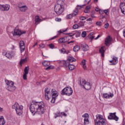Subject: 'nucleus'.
<instances>
[{
  "label": "nucleus",
  "instance_id": "nucleus-1",
  "mask_svg": "<svg viewBox=\"0 0 125 125\" xmlns=\"http://www.w3.org/2000/svg\"><path fill=\"white\" fill-rule=\"evenodd\" d=\"M29 109L32 114L42 115L45 112V107L43 102H32L30 105Z\"/></svg>",
  "mask_w": 125,
  "mask_h": 125
},
{
  "label": "nucleus",
  "instance_id": "nucleus-2",
  "mask_svg": "<svg viewBox=\"0 0 125 125\" xmlns=\"http://www.w3.org/2000/svg\"><path fill=\"white\" fill-rule=\"evenodd\" d=\"M44 93L45 98L46 100H49L50 97H52V100L51 101V103H54V102H55L56 98L59 95L58 92H57L54 89H52L51 90V92H50V91L49 90V89H48V88H45Z\"/></svg>",
  "mask_w": 125,
  "mask_h": 125
},
{
  "label": "nucleus",
  "instance_id": "nucleus-3",
  "mask_svg": "<svg viewBox=\"0 0 125 125\" xmlns=\"http://www.w3.org/2000/svg\"><path fill=\"white\" fill-rule=\"evenodd\" d=\"M54 11L57 15H60L64 11V1L62 0H58L54 7Z\"/></svg>",
  "mask_w": 125,
  "mask_h": 125
},
{
  "label": "nucleus",
  "instance_id": "nucleus-4",
  "mask_svg": "<svg viewBox=\"0 0 125 125\" xmlns=\"http://www.w3.org/2000/svg\"><path fill=\"white\" fill-rule=\"evenodd\" d=\"M96 119L95 120V125H106V119L101 114H97Z\"/></svg>",
  "mask_w": 125,
  "mask_h": 125
},
{
  "label": "nucleus",
  "instance_id": "nucleus-5",
  "mask_svg": "<svg viewBox=\"0 0 125 125\" xmlns=\"http://www.w3.org/2000/svg\"><path fill=\"white\" fill-rule=\"evenodd\" d=\"M5 83L6 84V88L9 91L12 92L13 91H14L15 89H16V86L14 85V82L9 80H5Z\"/></svg>",
  "mask_w": 125,
  "mask_h": 125
},
{
  "label": "nucleus",
  "instance_id": "nucleus-6",
  "mask_svg": "<svg viewBox=\"0 0 125 125\" xmlns=\"http://www.w3.org/2000/svg\"><path fill=\"white\" fill-rule=\"evenodd\" d=\"M12 109H15L17 115H22L23 106L20 105L19 104L16 102L14 105L12 106Z\"/></svg>",
  "mask_w": 125,
  "mask_h": 125
},
{
  "label": "nucleus",
  "instance_id": "nucleus-7",
  "mask_svg": "<svg viewBox=\"0 0 125 125\" xmlns=\"http://www.w3.org/2000/svg\"><path fill=\"white\" fill-rule=\"evenodd\" d=\"M83 6H84V5H83L82 6L79 5H77V7L76 8V9L73 11V13L70 14L66 16V19H71V18H73L74 16H76V15H77L78 13H79V9L83 8Z\"/></svg>",
  "mask_w": 125,
  "mask_h": 125
},
{
  "label": "nucleus",
  "instance_id": "nucleus-8",
  "mask_svg": "<svg viewBox=\"0 0 125 125\" xmlns=\"http://www.w3.org/2000/svg\"><path fill=\"white\" fill-rule=\"evenodd\" d=\"M73 94V89L70 87H66L63 88L62 90V95H67V96H70Z\"/></svg>",
  "mask_w": 125,
  "mask_h": 125
},
{
  "label": "nucleus",
  "instance_id": "nucleus-9",
  "mask_svg": "<svg viewBox=\"0 0 125 125\" xmlns=\"http://www.w3.org/2000/svg\"><path fill=\"white\" fill-rule=\"evenodd\" d=\"M26 31H22L17 28H15L14 30V33L13 36H19V37H20L21 35H23V34H25Z\"/></svg>",
  "mask_w": 125,
  "mask_h": 125
},
{
  "label": "nucleus",
  "instance_id": "nucleus-10",
  "mask_svg": "<svg viewBox=\"0 0 125 125\" xmlns=\"http://www.w3.org/2000/svg\"><path fill=\"white\" fill-rule=\"evenodd\" d=\"M10 8V5L6 4H0V10L1 11H8Z\"/></svg>",
  "mask_w": 125,
  "mask_h": 125
},
{
  "label": "nucleus",
  "instance_id": "nucleus-11",
  "mask_svg": "<svg viewBox=\"0 0 125 125\" xmlns=\"http://www.w3.org/2000/svg\"><path fill=\"white\" fill-rule=\"evenodd\" d=\"M108 120H114L116 122L119 120V117L116 116V112L113 113H110L109 116H108Z\"/></svg>",
  "mask_w": 125,
  "mask_h": 125
},
{
  "label": "nucleus",
  "instance_id": "nucleus-12",
  "mask_svg": "<svg viewBox=\"0 0 125 125\" xmlns=\"http://www.w3.org/2000/svg\"><path fill=\"white\" fill-rule=\"evenodd\" d=\"M82 117L83 118H84V125H88L89 124V120H88L89 116L88 115V114L85 113Z\"/></svg>",
  "mask_w": 125,
  "mask_h": 125
},
{
  "label": "nucleus",
  "instance_id": "nucleus-13",
  "mask_svg": "<svg viewBox=\"0 0 125 125\" xmlns=\"http://www.w3.org/2000/svg\"><path fill=\"white\" fill-rule=\"evenodd\" d=\"M29 67L26 66L24 69V72L23 75V79L24 80H27V75L29 74Z\"/></svg>",
  "mask_w": 125,
  "mask_h": 125
},
{
  "label": "nucleus",
  "instance_id": "nucleus-14",
  "mask_svg": "<svg viewBox=\"0 0 125 125\" xmlns=\"http://www.w3.org/2000/svg\"><path fill=\"white\" fill-rule=\"evenodd\" d=\"M20 50H21V53L25 51V48L26 47L25 46V43H24V41H20Z\"/></svg>",
  "mask_w": 125,
  "mask_h": 125
},
{
  "label": "nucleus",
  "instance_id": "nucleus-15",
  "mask_svg": "<svg viewBox=\"0 0 125 125\" xmlns=\"http://www.w3.org/2000/svg\"><path fill=\"white\" fill-rule=\"evenodd\" d=\"M3 54L9 59H11V58L13 57V55H12V51H7L5 54L3 53Z\"/></svg>",
  "mask_w": 125,
  "mask_h": 125
},
{
  "label": "nucleus",
  "instance_id": "nucleus-16",
  "mask_svg": "<svg viewBox=\"0 0 125 125\" xmlns=\"http://www.w3.org/2000/svg\"><path fill=\"white\" fill-rule=\"evenodd\" d=\"M111 42H112V38H111V36H107L105 40V45L106 46L109 45V44L111 43Z\"/></svg>",
  "mask_w": 125,
  "mask_h": 125
},
{
  "label": "nucleus",
  "instance_id": "nucleus-17",
  "mask_svg": "<svg viewBox=\"0 0 125 125\" xmlns=\"http://www.w3.org/2000/svg\"><path fill=\"white\" fill-rule=\"evenodd\" d=\"M83 87L86 90H89L91 88V85H90V83L89 82H86V83L83 85Z\"/></svg>",
  "mask_w": 125,
  "mask_h": 125
},
{
  "label": "nucleus",
  "instance_id": "nucleus-18",
  "mask_svg": "<svg viewBox=\"0 0 125 125\" xmlns=\"http://www.w3.org/2000/svg\"><path fill=\"white\" fill-rule=\"evenodd\" d=\"M68 42V38L67 37H63L62 38H60L58 40V42L59 43H65V42Z\"/></svg>",
  "mask_w": 125,
  "mask_h": 125
},
{
  "label": "nucleus",
  "instance_id": "nucleus-19",
  "mask_svg": "<svg viewBox=\"0 0 125 125\" xmlns=\"http://www.w3.org/2000/svg\"><path fill=\"white\" fill-rule=\"evenodd\" d=\"M103 96L104 98H106V99H108L109 98H112L113 96H114V94L112 93H110L109 94L104 93L103 94Z\"/></svg>",
  "mask_w": 125,
  "mask_h": 125
},
{
  "label": "nucleus",
  "instance_id": "nucleus-20",
  "mask_svg": "<svg viewBox=\"0 0 125 125\" xmlns=\"http://www.w3.org/2000/svg\"><path fill=\"white\" fill-rule=\"evenodd\" d=\"M120 8L121 10L122 13L125 15V3H121L120 5Z\"/></svg>",
  "mask_w": 125,
  "mask_h": 125
},
{
  "label": "nucleus",
  "instance_id": "nucleus-21",
  "mask_svg": "<svg viewBox=\"0 0 125 125\" xmlns=\"http://www.w3.org/2000/svg\"><path fill=\"white\" fill-rule=\"evenodd\" d=\"M81 47H82V50L83 51H87L89 49L88 45H86V44H82Z\"/></svg>",
  "mask_w": 125,
  "mask_h": 125
},
{
  "label": "nucleus",
  "instance_id": "nucleus-22",
  "mask_svg": "<svg viewBox=\"0 0 125 125\" xmlns=\"http://www.w3.org/2000/svg\"><path fill=\"white\" fill-rule=\"evenodd\" d=\"M35 24L36 25H38V24H39L40 22H42V19H40V17L39 16H37L35 17Z\"/></svg>",
  "mask_w": 125,
  "mask_h": 125
},
{
  "label": "nucleus",
  "instance_id": "nucleus-23",
  "mask_svg": "<svg viewBox=\"0 0 125 125\" xmlns=\"http://www.w3.org/2000/svg\"><path fill=\"white\" fill-rule=\"evenodd\" d=\"M93 35H94V33H93V32H92L90 34V36H91L90 37V39L91 40H93V39H95V40H98V39H99V38H100V35H98V36L96 38H95V36H94Z\"/></svg>",
  "mask_w": 125,
  "mask_h": 125
},
{
  "label": "nucleus",
  "instance_id": "nucleus-24",
  "mask_svg": "<svg viewBox=\"0 0 125 125\" xmlns=\"http://www.w3.org/2000/svg\"><path fill=\"white\" fill-rule=\"evenodd\" d=\"M105 46H102L101 47V48L99 49V52L101 54L102 57H104V53H105V50H104V48Z\"/></svg>",
  "mask_w": 125,
  "mask_h": 125
},
{
  "label": "nucleus",
  "instance_id": "nucleus-25",
  "mask_svg": "<svg viewBox=\"0 0 125 125\" xmlns=\"http://www.w3.org/2000/svg\"><path fill=\"white\" fill-rule=\"evenodd\" d=\"M109 62L110 63H112V65H116L117 63H118V58L114 57L113 58L112 60L110 61Z\"/></svg>",
  "mask_w": 125,
  "mask_h": 125
},
{
  "label": "nucleus",
  "instance_id": "nucleus-26",
  "mask_svg": "<svg viewBox=\"0 0 125 125\" xmlns=\"http://www.w3.org/2000/svg\"><path fill=\"white\" fill-rule=\"evenodd\" d=\"M86 63V60H83L81 62V65L83 69H84V70L86 69V64H85Z\"/></svg>",
  "mask_w": 125,
  "mask_h": 125
},
{
  "label": "nucleus",
  "instance_id": "nucleus-27",
  "mask_svg": "<svg viewBox=\"0 0 125 125\" xmlns=\"http://www.w3.org/2000/svg\"><path fill=\"white\" fill-rule=\"evenodd\" d=\"M67 61L69 62V63H70V62H74V61H76V59L72 57H68L67 58Z\"/></svg>",
  "mask_w": 125,
  "mask_h": 125
},
{
  "label": "nucleus",
  "instance_id": "nucleus-28",
  "mask_svg": "<svg viewBox=\"0 0 125 125\" xmlns=\"http://www.w3.org/2000/svg\"><path fill=\"white\" fill-rule=\"evenodd\" d=\"M87 82L84 79H81L80 81V85L83 86Z\"/></svg>",
  "mask_w": 125,
  "mask_h": 125
},
{
  "label": "nucleus",
  "instance_id": "nucleus-29",
  "mask_svg": "<svg viewBox=\"0 0 125 125\" xmlns=\"http://www.w3.org/2000/svg\"><path fill=\"white\" fill-rule=\"evenodd\" d=\"M42 65L44 66V67H47V66H49V65H50V62L44 61L42 62Z\"/></svg>",
  "mask_w": 125,
  "mask_h": 125
},
{
  "label": "nucleus",
  "instance_id": "nucleus-30",
  "mask_svg": "<svg viewBox=\"0 0 125 125\" xmlns=\"http://www.w3.org/2000/svg\"><path fill=\"white\" fill-rule=\"evenodd\" d=\"M5 124V120H4L3 117L1 116V118H0V125H3Z\"/></svg>",
  "mask_w": 125,
  "mask_h": 125
},
{
  "label": "nucleus",
  "instance_id": "nucleus-31",
  "mask_svg": "<svg viewBox=\"0 0 125 125\" xmlns=\"http://www.w3.org/2000/svg\"><path fill=\"white\" fill-rule=\"evenodd\" d=\"M62 64L63 65L64 67H68L70 64V63L68 61H63L62 62Z\"/></svg>",
  "mask_w": 125,
  "mask_h": 125
},
{
  "label": "nucleus",
  "instance_id": "nucleus-32",
  "mask_svg": "<svg viewBox=\"0 0 125 125\" xmlns=\"http://www.w3.org/2000/svg\"><path fill=\"white\" fill-rule=\"evenodd\" d=\"M19 10L21 12H25V11H27V10H28V7L26 6L25 7H24L23 8H21V9H20Z\"/></svg>",
  "mask_w": 125,
  "mask_h": 125
},
{
  "label": "nucleus",
  "instance_id": "nucleus-33",
  "mask_svg": "<svg viewBox=\"0 0 125 125\" xmlns=\"http://www.w3.org/2000/svg\"><path fill=\"white\" fill-rule=\"evenodd\" d=\"M68 69L70 70V71H73L74 69H75V65L74 64H69L68 65Z\"/></svg>",
  "mask_w": 125,
  "mask_h": 125
},
{
  "label": "nucleus",
  "instance_id": "nucleus-34",
  "mask_svg": "<svg viewBox=\"0 0 125 125\" xmlns=\"http://www.w3.org/2000/svg\"><path fill=\"white\" fill-rule=\"evenodd\" d=\"M79 50H80V46L76 45L74 47L73 51H74L75 52H77V51H79Z\"/></svg>",
  "mask_w": 125,
  "mask_h": 125
},
{
  "label": "nucleus",
  "instance_id": "nucleus-35",
  "mask_svg": "<svg viewBox=\"0 0 125 125\" xmlns=\"http://www.w3.org/2000/svg\"><path fill=\"white\" fill-rule=\"evenodd\" d=\"M54 115H55V119H57L59 117H61V112H56V113H54Z\"/></svg>",
  "mask_w": 125,
  "mask_h": 125
},
{
  "label": "nucleus",
  "instance_id": "nucleus-36",
  "mask_svg": "<svg viewBox=\"0 0 125 125\" xmlns=\"http://www.w3.org/2000/svg\"><path fill=\"white\" fill-rule=\"evenodd\" d=\"M78 25L79 27H83L84 26V22L81 21L78 23Z\"/></svg>",
  "mask_w": 125,
  "mask_h": 125
},
{
  "label": "nucleus",
  "instance_id": "nucleus-37",
  "mask_svg": "<svg viewBox=\"0 0 125 125\" xmlns=\"http://www.w3.org/2000/svg\"><path fill=\"white\" fill-rule=\"evenodd\" d=\"M53 68H54V67H53V66L50 65V66H48L47 67H46L45 68V70L46 71H48V70H51V69H53Z\"/></svg>",
  "mask_w": 125,
  "mask_h": 125
},
{
  "label": "nucleus",
  "instance_id": "nucleus-38",
  "mask_svg": "<svg viewBox=\"0 0 125 125\" xmlns=\"http://www.w3.org/2000/svg\"><path fill=\"white\" fill-rule=\"evenodd\" d=\"M27 61V58H25L24 59H22L20 61V64H23V63L26 62Z\"/></svg>",
  "mask_w": 125,
  "mask_h": 125
},
{
  "label": "nucleus",
  "instance_id": "nucleus-39",
  "mask_svg": "<svg viewBox=\"0 0 125 125\" xmlns=\"http://www.w3.org/2000/svg\"><path fill=\"white\" fill-rule=\"evenodd\" d=\"M82 37H83V38H85V37H86V32L83 31L82 33Z\"/></svg>",
  "mask_w": 125,
  "mask_h": 125
},
{
  "label": "nucleus",
  "instance_id": "nucleus-40",
  "mask_svg": "<svg viewBox=\"0 0 125 125\" xmlns=\"http://www.w3.org/2000/svg\"><path fill=\"white\" fill-rule=\"evenodd\" d=\"M78 28H79V25L78 24H75L74 25H73V29H74V30H76V29H78Z\"/></svg>",
  "mask_w": 125,
  "mask_h": 125
},
{
  "label": "nucleus",
  "instance_id": "nucleus-41",
  "mask_svg": "<svg viewBox=\"0 0 125 125\" xmlns=\"http://www.w3.org/2000/svg\"><path fill=\"white\" fill-rule=\"evenodd\" d=\"M23 5H25V4L23 2H20L18 4V7L19 8V7H21V6H23Z\"/></svg>",
  "mask_w": 125,
  "mask_h": 125
},
{
  "label": "nucleus",
  "instance_id": "nucleus-42",
  "mask_svg": "<svg viewBox=\"0 0 125 125\" xmlns=\"http://www.w3.org/2000/svg\"><path fill=\"white\" fill-rule=\"evenodd\" d=\"M55 45L54 44L51 43L49 45V47H50V48H51L52 49H53V48H54L55 47Z\"/></svg>",
  "mask_w": 125,
  "mask_h": 125
},
{
  "label": "nucleus",
  "instance_id": "nucleus-43",
  "mask_svg": "<svg viewBox=\"0 0 125 125\" xmlns=\"http://www.w3.org/2000/svg\"><path fill=\"white\" fill-rule=\"evenodd\" d=\"M62 116H64V117H67V114H65L64 112H61V118H62Z\"/></svg>",
  "mask_w": 125,
  "mask_h": 125
},
{
  "label": "nucleus",
  "instance_id": "nucleus-44",
  "mask_svg": "<svg viewBox=\"0 0 125 125\" xmlns=\"http://www.w3.org/2000/svg\"><path fill=\"white\" fill-rule=\"evenodd\" d=\"M61 53H63V54H65V53H66V50H65V49L62 48L61 50Z\"/></svg>",
  "mask_w": 125,
  "mask_h": 125
},
{
  "label": "nucleus",
  "instance_id": "nucleus-45",
  "mask_svg": "<svg viewBox=\"0 0 125 125\" xmlns=\"http://www.w3.org/2000/svg\"><path fill=\"white\" fill-rule=\"evenodd\" d=\"M105 29H108L109 28V23H107L104 26Z\"/></svg>",
  "mask_w": 125,
  "mask_h": 125
},
{
  "label": "nucleus",
  "instance_id": "nucleus-46",
  "mask_svg": "<svg viewBox=\"0 0 125 125\" xmlns=\"http://www.w3.org/2000/svg\"><path fill=\"white\" fill-rule=\"evenodd\" d=\"M96 24V25H97V26H101V24H102V22H101V21H97Z\"/></svg>",
  "mask_w": 125,
  "mask_h": 125
},
{
  "label": "nucleus",
  "instance_id": "nucleus-47",
  "mask_svg": "<svg viewBox=\"0 0 125 125\" xmlns=\"http://www.w3.org/2000/svg\"><path fill=\"white\" fill-rule=\"evenodd\" d=\"M67 30H63L62 29L60 30V31H58L59 33H60V34H62V33H64V32H66Z\"/></svg>",
  "mask_w": 125,
  "mask_h": 125
},
{
  "label": "nucleus",
  "instance_id": "nucleus-48",
  "mask_svg": "<svg viewBox=\"0 0 125 125\" xmlns=\"http://www.w3.org/2000/svg\"><path fill=\"white\" fill-rule=\"evenodd\" d=\"M39 46L40 48H43L45 46V45L44 44H41L39 45Z\"/></svg>",
  "mask_w": 125,
  "mask_h": 125
},
{
  "label": "nucleus",
  "instance_id": "nucleus-49",
  "mask_svg": "<svg viewBox=\"0 0 125 125\" xmlns=\"http://www.w3.org/2000/svg\"><path fill=\"white\" fill-rule=\"evenodd\" d=\"M80 20H85V19H86V18H85V17H81L80 18Z\"/></svg>",
  "mask_w": 125,
  "mask_h": 125
},
{
  "label": "nucleus",
  "instance_id": "nucleus-50",
  "mask_svg": "<svg viewBox=\"0 0 125 125\" xmlns=\"http://www.w3.org/2000/svg\"><path fill=\"white\" fill-rule=\"evenodd\" d=\"M56 21H57V22H60L61 21V19L59 18H57L55 19Z\"/></svg>",
  "mask_w": 125,
  "mask_h": 125
},
{
  "label": "nucleus",
  "instance_id": "nucleus-51",
  "mask_svg": "<svg viewBox=\"0 0 125 125\" xmlns=\"http://www.w3.org/2000/svg\"><path fill=\"white\" fill-rule=\"evenodd\" d=\"M84 12L85 13H89V12H90V11H89V10H87L86 9H85L84 11Z\"/></svg>",
  "mask_w": 125,
  "mask_h": 125
},
{
  "label": "nucleus",
  "instance_id": "nucleus-52",
  "mask_svg": "<svg viewBox=\"0 0 125 125\" xmlns=\"http://www.w3.org/2000/svg\"><path fill=\"white\" fill-rule=\"evenodd\" d=\"M85 9H87L88 10H89L90 9V6H87L86 7H85Z\"/></svg>",
  "mask_w": 125,
  "mask_h": 125
},
{
  "label": "nucleus",
  "instance_id": "nucleus-53",
  "mask_svg": "<svg viewBox=\"0 0 125 125\" xmlns=\"http://www.w3.org/2000/svg\"><path fill=\"white\" fill-rule=\"evenodd\" d=\"M26 6H27L26 5H23V6H21V7H20L19 8V9H21Z\"/></svg>",
  "mask_w": 125,
  "mask_h": 125
},
{
  "label": "nucleus",
  "instance_id": "nucleus-54",
  "mask_svg": "<svg viewBox=\"0 0 125 125\" xmlns=\"http://www.w3.org/2000/svg\"><path fill=\"white\" fill-rule=\"evenodd\" d=\"M108 9L104 10V12L105 13V14H107L108 13Z\"/></svg>",
  "mask_w": 125,
  "mask_h": 125
},
{
  "label": "nucleus",
  "instance_id": "nucleus-55",
  "mask_svg": "<svg viewBox=\"0 0 125 125\" xmlns=\"http://www.w3.org/2000/svg\"><path fill=\"white\" fill-rule=\"evenodd\" d=\"M73 42H74V41H71L68 42H67V44H70V43H73Z\"/></svg>",
  "mask_w": 125,
  "mask_h": 125
},
{
  "label": "nucleus",
  "instance_id": "nucleus-56",
  "mask_svg": "<svg viewBox=\"0 0 125 125\" xmlns=\"http://www.w3.org/2000/svg\"><path fill=\"white\" fill-rule=\"evenodd\" d=\"M123 36L125 38V29L123 30Z\"/></svg>",
  "mask_w": 125,
  "mask_h": 125
},
{
  "label": "nucleus",
  "instance_id": "nucleus-57",
  "mask_svg": "<svg viewBox=\"0 0 125 125\" xmlns=\"http://www.w3.org/2000/svg\"><path fill=\"white\" fill-rule=\"evenodd\" d=\"M36 45H38V42H36L34 45L32 46V47H35V46H36Z\"/></svg>",
  "mask_w": 125,
  "mask_h": 125
},
{
  "label": "nucleus",
  "instance_id": "nucleus-58",
  "mask_svg": "<svg viewBox=\"0 0 125 125\" xmlns=\"http://www.w3.org/2000/svg\"><path fill=\"white\" fill-rule=\"evenodd\" d=\"M122 125H125V119L123 120V122L122 123Z\"/></svg>",
  "mask_w": 125,
  "mask_h": 125
},
{
  "label": "nucleus",
  "instance_id": "nucleus-59",
  "mask_svg": "<svg viewBox=\"0 0 125 125\" xmlns=\"http://www.w3.org/2000/svg\"><path fill=\"white\" fill-rule=\"evenodd\" d=\"M3 111V108L0 107V112H2Z\"/></svg>",
  "mask_w": 125,
  "mask_h": 125
},
{
  "label": "nucleus",
  "instance_id": "nucleus-60",
  "mask_svg": "<svg viewBox=\"0 0 125 125\" xmlns=\"http://www.w3.org/2000/svg\"><path fill=\"white\" fill-rule=\"evenodd\" d=\"M57 38V36H54V37L51 38V40H54V39H56Z\"/></svg>",
  "mask_w": 125,
  "mask_h": 125
},
{
  "label": "nucleus",
  "instance_id": "nucleus-61",
  "mask_svg": "<svg viewBox=\"0 0 125 125\" xmlns=\"http://www.w3.org/2000/svg\"><path fill=\"white\" fill-rule=\"evenodd\" d=\"M87 21H91V18H89L87 20Z\"/></svg>",
  "mask_w": 125,
  "mask_h": 125
},
{
  "label": "nucleus",
  "instance_id": "nucleus-62",
  "mask_svg": "<svg viewBox=\"0 0 125 125\" xmlns=\"http://www.w3.org/2000/svg\"><path fill=\"white\" fill-rule=\"evenodd\" d=\"M91 17H92V18H94L95 17L94 16V15L92 14L91 15Z\"/></svg>",
  "mask_w": 125,
  "mask_h": 125
},
{
  "label": "nucleus",
  "instance_id": "nucleus-63",
  "mask_svg": "<svg viewBox=\"0 0 125 125\" xmlns=\"http://www.w3.org/2000/svg\"><path fill=\"white\" fill-rule=\"evenodd\" d=\"M73 36H75V34H73L71 35H69V37H73Z\"/></svg>",
  "mask_w": 125,
  "mask_h": 125
},
{
  "label": "nucleus",
  "instance_id": "nucleus-64",
  "mask_svg": "<svg viewBox=\"0 0 125 125\" xmlns=\"http://www.w3.org/2000/svg\"><path fill=\"white\" fill-rule=\"evenodd\" d=\"M94 1H95V2H97L98 1V0H94Z\"/></svg>",
  "mask_w": 125,
  "mask_h": 125
}]
</instances>
